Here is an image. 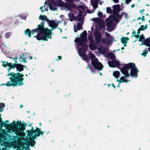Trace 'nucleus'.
<instances>
[{"instance_id":"f257e3e1","label":"nucleus","mask_w":150,"mask_h":150,"mask_svg":"<svg viewBox=\"0 0 150 150\" xmlns=\"http://www.w3.org/2000/svg\"><path fill=\"white\" fill-rule=\"evenodd\" d=\"M121 72L125 76L121 77L119 80L117 79V82L118 83L117 87H120V84L121 83H127L129 80L127 77H129L130 75L133 77L136 78L137 76V73L138 71L137 69L135 66V64L133 63H129L126 64L125 67L121 69Z\"/></svg>"},{"instance_id":"f03ea898","label":"nucleus","mask_w":150,"mask_h":150,"mask_svg":"<svg viewBox=\"0 0 150 150\" xmlns=\"http://www.w3.org/2000/svg\"><path fill=\"white\" fill-rule=\"evenodd\" d=\"M43 23L41 22L38 25V28L36 29H33L32 31H30L29 29H27L25 31L26 35H28V37H31V35L35 33H37V35L34 37L36 38L38 40H47V38H51V30L48 28H44L43 25Z\"/></svg>"},{"instance_id":"7ed1b4c3","label":"nucleus","mask_w":150,"mask_h":150,"mask_svg":"<svg viewBox=\"0 0 150 150\" xmlns=\"http://www.w3.org/2000/svg\"><path fill=\"white\" fill-rule=\"evenodd\" d=\"M87 32L84 31L80 34L79 38H77L74 40L76 45L79 49L78 53L80 56L83 57V60L87 62L90 61V59L86 55H85V51L88 49V47L85 43L87 42Z\"/></svg>"},{"instance_id":"20e7f679","label":"nucleus","mask_w":150,"mask_h":150,"mask_svg":"<svg viewBox=\"0 0 150 150\" xmlns=\"http://www.w3.org/2000/svg\"><path fill=\"white\" fill-rule=\"evenodd\" d=\"M6 127L7 132L9 133L14 132L16 135L20 137L25 136L24 132L25 128L20 123L13 122L9 125H7Z\"/></svg>"},{"instance_id":"39448f33","label":"nucleus","mask_w":150,"mask_h":150,"mask_svg":"<svg viewBox=\"0 0 150 150\" xmlns=\"http://www.w3.org/2000/svg\"><path fill=\"white\" fill-rule=\"evenodd\" d=\"M48 6L51 10H56L58 6L62 7V8L67 10L70 8V5L68 3H64L61 0H49Z\"/></svg>"},{"instance_id":"423d86ee","label":"nucleus","mask_w":150,"mask_h":150,"mask_svg":"<svg viewBox=\"0 0 150 150\" xmlns=\"http://www.w3.org/2000/svg\"><path fill=\"white\" fill-rule=\"evenodd\" d=\"M89 55L91 59L92 64L95 69L100 71L102 70L103 66L101 63L98 61V59L96 57L95 55L90 52V54H89Z\"/></svg>"},{"instance_id":"0eeeda50","label":"nucleus","mask_w":150,"mask_h":150,"mask_svg":"<svg viewBox=\"0 0 150 150\" xmlns=\"http://www.w3.org/2000/svg\"><path fill=\"white\" fill-rule=\"evenodd\" d=\"M118 22L117 19H115L113 17H110L106 20V25L107 26V30L109 31H111L113 29V21Z\"/></svg>"},{"instance_id":"6e6552de","label":"nucleus","mask_w":150,"mask_h":150,"mask_svg":"<svg viewBox=\"0 0 150 150\" xmlns=\"http://www.w3.org/2000/svg\"><path fill=\"white\" fill-rule=\"evenodd\" d=\"M89 11V10L86 7L83 6H81L80 7L79 14L77 16V18L78 20L81 21L83 19V18L85 15L86 11L89 13H93V12H90Z\"/></svg>"},{"instance_id":"1a4fd4ad","label":"nucleus","mask_w":150,"mask_h":150,"mask_svg":"<svg viewBox=\"0 0 150 150\" xmlns=\"http://www.w3.org/2000/svg\"><path fill=\"white\" fill-rule=\"evenodd\" d=\"M139 41L142 42V43L140 44V45H144L147 46H149L148 48L149 51L150 52V40L149 39L145 40L144 37L143 35H140L139 37Z\"/></svg>"},{"instance_id":"9d476101","label":"nucleus","mask_w":150,"mask_h":150,"mask_svg":"<svg viewBox=\"0 0 150 150\" xmlns=\"http://www.w3.org/2000/svg\"><path fill=\"white\" fill-rule=\"evenodd\" d=\"M94 36L95 40L97 43L99 44H104V38L101 39L102 38L101 35L97 31L95 32Z\"/></svg>"},{"instance_id":"9b49d317","label":"nucleus","mask_w":150,"mask_h":150,"mask_svg":"<svg viewBox=\"0 0 150 150\" xmlns=\"http://www.w3.org/2000/svg\"><path fill=\"white\" fill-rule=\"evenodd\" d=\"M95 23H96V26H99L100 28H104L105 27V22L102 21L100 18H96L93 19Z\"/></svg>"},{"instance_id":"f8f14e48","label":"nucleus","mask_w":150,"mask_h":150,"mask_svg":"<svg viewBox=\"0 0 150 150\" xmlns=\"http://www.w3.org/2000/svg\"><path fill=\"white\" fill-rule=\"evenodd\" d=\"M59 22L57 21L56 20L53 21L48 20L47 21L49 25L52 28V30H54L57 28L58 26Z\"/></svg>"},{"instance_id":"ddd939ff","label":"nucleus","mask_w":150,"mask_h":150,"mask_svg":"<svg viewBox=\"0 0 150 150\" xmlns=\"http://www.w3.org/2000/svg\"><path fill=\"white\" fill-rule=\"evenodd\" d=\"M114 38L110 34L106 33L105 38H104V44L109 43L110 42L114 40Z\"/></svg>"},{"instance_id":"4468645a","label":"nucleus","mask_w":150,"mask_h":150,"mask_svg":"<svg viewBox=\"0 0 150 150\" xmlns=\"http://www.w3.org/2000/svg\"><path fill=\"white\" fill-rule=\"evenodd\" d=\"M34 133H35V135L32 137L33 139H35L36 137L39 136L40 134H42L45 133V132L41 131V129L37 127L35 130H33Z\"/></svg>"},{"instance_id":"2eb2a0df","label":"nucleus","mask_w":150,"mask_h":150,"mask_svg":"<svg viewBox=\"0 0 150 150\" xmlns=\"http://www.w3.org/2000/svg\"><path fill=\"white\" fill-rule=\"evenodd\" d=\"M1 62H2V66L4 67H9L10 68V69H8V72H9V70L11 68H14V66H16L15 64H12L11 63H8V62L5 61H2Z\"/></svg>"},{"instance_id":"dca6fc26","label":"nucleus","mask_w":150,"mask_h":150,"mask_svg":"<svg viewBox=\"0 0 150 150\" xmlns=\"http://www.w3.org/2000/svg\"><path fill=\"white\" fill-rule=\"evenodd\" d=\"M108 63L110 67H118L120 64L118 61L112 60L111 62L108 61Z\"/></svg>"},{"instance_id":"f3484780","label":"nucleus","mask_w":150,"mask_h":150,"mask_svg":"<svg viewBox=\"0 0 150 150\" xmlns=\"http://www.w3.org/2000/svg\"><path fill=\"white\" fill-rule=\"evenodd\" d=\"M99 52L102 54H104L108 52V49L103 46H100L98 48Z\"/></svg>"},{"instance_id":"a211bd4d","label":"nucleus","mask_w":150,"mask_h":150,"mask_svg":"<svg viewBox=\"0 0 150 150\" xmlns=\"http://www.w3.org/2000/svg\"><path fill=\"white\" fill-rule=\"evenodd\" d=\"M98 43H93V42L90 43L89 45V49L92 50H94L97 49L98 46Z\"/></svg>"},{"instance_id":"6ab92c4d","label":"nucleus","mask_w":150,"mask_h":150,"mask_svg":"<svg viewBox=\"0 0 150 150\" xmlns=\"http://www.w3.org/2000/svg\"><path fill=\"white\" fill-rule=\"evenodd\" d=\"M82 26V23H78L76 25H74V30L75 32H76L77 30H80L81 29Z\"/></svg>"},{"instance_id":"aec40b11","label":"nucleus","mask_w":150,"mask_h":150,"mask_svg":"<svg viewBox=\"0 0 150 150\" xmlns=\"http://www.w3.org/2000/svg\"><path fill=\"white\" fill-rule=\"evenodd\" d=\"M24 67V65L23 66L21 64H16V66H14V68L16 67L17 71H21L23 70V67Z\"/></svg>"},{"instance_id":"412c9836","label":"nucleus","mask_w":150,"mask_h":150,"mask_svg":"<svg viewBox=\"0 0 150 150\" xmlns=\"http://www.w3.org/2000/svg\"><path fill=\"white\" fill-rule=\"evenodd\" d=\"M113 11L114 13H118L120 11V8L119 5H116L113 6Z\"/></svg>"},{"instance_id":"4be33fe9","label":"nucleus","mask_w":150,"mask_h":150,"mask_svg":"<svg viewBox=\"0 0 150 150\" xmlns=\"http://www.w3.org/2000/svg\"><path fill=\"white\" fill-rule=\"evenodd\" d=\"M98 2V1L97 0H92L91 1L92 5L94 9H96L97 7Z\"/></svg>"},{"instance_id":"5701e85b","label":"nucleus","mask_w":150,"mask_h":150,"mask_svg":"<svg viewBox=\"0 0 150 150\" xmlns=\"http://www.w3.org/2000/svg\"><path fill=\"white\" fill-rule=\"evenodd\" d=\"M129 40V38L127 37H123L121 39V42L123 44H125L127 43ZM124 45L125 46H126L125 45Z\"/></svg>"},{"instance_id":"b1692460","label":"nucleus","mask_w":150,"mask_h":150,"mask_svg":"<svg viewBox=\"0 0 150 150\" xmlns=\"http://www.w3.org/2000/svg\"><path fill=\"white\" fill-rule=\"evenodd\" d=\"M47 1L46 0V2H45L44 5V10H43L42 9L43 8V6H42L40 7V9L41 10V11L42 12H44L45 10H46L47 9V4H48L47 3Z\"/></svg>"},{"instance_id":"393cba45","label":"nucleus","mask_w":150,"mask_h":150,"mask_svg":"<svg viewBox=\"0 0 150 150\" xmlns=\"http://www.w3.org/2000/svg\"><path fill=\"white\" fill-rule=\"evenodd\" d=\"M120 75V72L118 71H115L113 73V75L115 78L117 79Z\"/></svg>"},{"instance_id":"a878e982","label":"nucleus","mask_w":150,"mask_h":150,"mask_svg":"<svg viewBox=\"0 0 150 150\" xmlns=\"http://www.w3.org/2000/svg\"><path fill=\"white\" fill-rule=\"evenodd\" d=\"M108 56L109 57V58L112 59H114L115 58V54H114L112 52L109 53L108 54Z\"/></svg>"},{"instance_id":"bb28decb","label":"nucleus","mask_w":150,"mask_h":150,"mask_svg":"<svg viewBox=\"0 0 150 150\" xmlns=\"http://www.w3.org/2000/svg\"><path fill=\"white\" fill-rule=\"evenodd\" d=\"M39 19L42 20L43 21H48V19L47 18V16L45 15H41L39 17Z\"/></svg>"},{"instance_id":"cd10ccee","label":"nucleus","mask_w":150,"mask_h":150,"mask_svg":"<svg viewBox=\"0 0 150 150\" xmlns=\"http://www.w3.org/2000/svg\"><path fill=\"white\" fill-rule=\"evenodd\" d=\"M147 28V25H146L145 26L144 25H142L139 28V30H144Z\"/></svg>"},{"instance_id":"c85d7f7f","label":"nucleus","mask_w":150,"mask_h":150,"mask_svg":"<svg viewBox=\"0 0 150 150\" xmlns=\"http://www.w3.org/2000/svg\"><path fill=\"white\" fill-rule=\"evenodd\" d=\"M4 135L5 134H4L3 135L2 134L0 135V143H1L2 142H3L6 140V138L4 136Z\"/></svg>"},{"instance_id":"c756f323","label":"nucleus","mask_w":150,"mask_h":150,"mask_svg":"<svg viewBox=\"0 0 150 150\" xmlns=\"http://www.w3.org/2000/svg\"><path fill=\"white\" fill-rule=\"evenodd\" d=\"M69 18L70 20L72 21L74 19V14L73 13H70L69 14Z\"/></svg>"},{"instance_id":"7c9ffc66","label":"nucleus","mask_w":150,"mask_h":150,"mask_svg":"<svg viewBox=\"0 0 150 150\" xmlns=\"http://www.w3.org/2000/svg\"><path fill=\"white\" fill-rule=\"evenodd\" d=\"M87 69H90L91 71V73H93L96 69L94 68H91V65H88V66L87 67Z\"/></svg>"},{"instance_id":"2f4dec72","label":"nucleus","mask_w":150,"mask_h":150,"mask_svg":"<svg viewBox=\"0 0 150 150\" xmlns=\"http://www.w3.org/2000/svg\"><path fill=\"white\" fill-rule=\"evenodd\" d=\"M27 132H28V137H30L31 136H32V137H33L32 136L33 135V133H34L33 132L30 130H28ZM32 138L33 137H32ZM32 138L33 139V138Z\"/></svg>"},{"instance_id":"473e14b6","label":"nucleus","mask_w":150,"mask_h":150,"mask_svg":"<svg viewBox=\"0 0 150 150\" xmlns=\"http://www.w3.org/2000/svg\"><path fill=\"white\" fill-rule=\"evenodd\" d=\"M88 40L90 41V43H93V37L91 35H89L88 36Z\"/></svg>"},{"instance_id":"72a5a7b5","label":"nucleus","mask_w":150,"mask_h":150,"mask_svg":"<svg viewBox=\"0 0 150 150\" xmlns=\"http://www.w3.org/2000/svg\"><path fill=\"white\" fill-rule=\"evenodd\" d=\"M20 58L19 59V60L20 62H26V60L25 59V57H22L21 56H20Z\"/></svg>"},{"instance_id":"f704fd0d","label":"nucleus","mask_w":150,"mask_h":150,"mask_svg":"<svg viewBox=\"0 0 150 150\" xmlns=\"http://www.w3.org/2000/svg\"><path fill=\"white\" fill-rule=\"evenodd\" d=\"M106 11L108 13H110L112 12V10L109 7L106 8Z\"/></svg>"},{"instance_id":"c9c22d12","label":"nucleus","mask_w":150,"mask_h":150,"mask_svg":"<svg viewBox=\"0 0 150 150\" xmlns=\"http://www.w3.org/2000/svg\"><path fill=\"white\" fill-rule=\"evenodd\" d=\"M148 53V52L146 50H144L143 51V53L142 54V55L145 57L146 54Z\"/></svg>"},{"instance_id":"e433bc0d","label":"nucleus","mask_w":150,"mask_h":150,"mask_svg":"<svg viewBox=\"0 0 150 150\" xmlns=\"http://www.w3.org/2000/svg\"><path fill=\"white\" fill-rule=\"evenodd\" d=\"M141 31V30H139V29L138 30L137 32V34L135 35V37L137 38V39H138V38H139V35L140 34V31Z\"/></svg>"},{"instance_id":"4c0bfd02","label":"nucleus","mask_w":150,"mask_h":150,"mask_svg":"<svg viewBox=\"0 0 150 150\" xmlns=\"http://www.w3.org/2000/svg\"><path fill=\"white\" fill-rule=\"evenodd\" d=\"M11 35V34L9 33H6L5 35V37L6 38H8Z\"/></svg>"},{"instance_id":"58836bf2","label":"nucleus","mask_w":150,"mask_h":150,"mask_svg":"<svg viewBox=\"0 0 150 150\" xmlns=\"http://www.w3.org/2000/svg\"><path fill=\"white\" fill-rule=\"evenodd\" d=\"M5 105L4 103H0V108H4L5 107Z\"/></svg>"},{"instance_id":"ea45409f","label":"nucleus","mask_w":150,"mask_h":150,"mask_svg":"<svg viewBox=\"0 0 150 150\" xmlns=\"http://www.w3.org/2000/svg\"><path fill=\"white\" fill-rule=\"evenodd\" d=\"M98 15L99 17H101L102 16V13L100 12H98Z\"/></svg>"},{"instance_id":"a19ab883","label":"nucleus","mask_w":150,"mask_h":150,"mask_svg":"<svg viewBox=\"0 0 150 150\" xmlns=\"http://www.w3.org/2000/svg\"><path fill=\"white\" fill-rule=\"evenodd\" d=\"M125 1L126 3L128 4L132 0H125Z\"/></svg>"},{"instance_id":"79ce46f5","label":"nucleus","mask_w":150,"mask_h":150,"mask_svg":"<svg viewBox=\"0 0 150 150\" xmlns=\"http://www.w3.org/2000/svg\"><path fill=\"white\" fill-rule=\"evenodd\" d=\"M20 17L22 19H25V18H26V17L25 16H22V15H21L20 16Z\"/></svg>"},{"instance_id":"37998d69","label":"nucleus","mask_w":150,"mask_h":150,"mask_svg":"<svg viewBox=\"0 0 150 150\" xmlns=\"http://www.w3.org/2000/svg\"><path fill=\"white\" fill-rule=\"evenodd\" d=\"M136 34V32L135 31H133V32L132 33V36H134L135 37V35H135Z\"/></svg>"},{"instance_id":"c03bdc74","label":"nucleus","mask_w":150,"mask_h":150,"mask_svg":"<svg viewBox=\"0 0 150 150\" xmlns=\"http://www.w3.org/2000/svg\"><path fill=\"white\" fill-rule=\"evenodd\" d=\"M98 3L99 4L102 5V3H103V2L102 1H98Z\"/></svg>"},{"instance_id":"a18cd8bd","label":"nucleus","mask_w":150,"mask_h":150,"mask_svg":"<svg viewBox=\"0 0 150 150\" xmlns=\"http://www.w3.org/2000/svg\"><path fill=\"white\" fill-rule=\"evenodd\" d=\"M65 0L70 3H71L73 1L72 0Z\"/></svg>"},{"instance_id":"49530a36","label":"nucleus","mask_w":150,"mask_h":150,"mask_svg":"<svg viewBox=\"0 0 150 150\" xmlns=\"http://www.w3.org/2000/svg\"><path fill=\"white\" fill-rule=\"evenodd\" d=\"M141 19H142L143 21H145V19H144V17L143 16H142V18H141Z\"/></svg>"},{"instance_id":"de8ad7c7","label":"nucleus","mask_w":150,"mask_h":150,"mask_svg":"<svg viewBox=\"0 0 150 150\" xmlns=\"http://www.w3.org/2000/svg\"><path fill=\"white\" fill-rule=\"evenodd\" d=\"M113 1L115 3H117L119 2V0H113Z\"/></svg>"},{"instance_id":"09e8293b","label":"nucleus","mask_w":150,"mask_h":150,"mask_svg":"<svg viewBox=\"0 0 150 150\" xmlns=\"http://www.w3.org/2000/svg\"><path fill=\"white\" fill-rule=\"evenodd\" d=\"M4 110V108H0V112H2Z\"/></svg>"},{"instance_id":"8fccbe9b","label":"nucleus","mask_w":150,"mask_h":150,"mask_svg":"<svg viewBox=\"0 0 150 150\" xmlns=\"http://www.w3.org/2000/svg\"><path fill=\"white\" fill-rule=\"evenodd\" d=\"M144 9H143L142 10H140V13H141V14H142V12H143V11H144Z\"/></svg>"},{"instance_id":"3c124183","label":"nucleus","mask_w":150,"mask_h":150,"mask_svg":"<svg viewBox=\"0 0 150 150\" xmlns=\"http://www.w3.org/2000/svg\"><path fill=\"white\" fill-rule=\"evenodd\" d=\"M58 60H59V59H62V57L61 56H58Z\"/></svg>"},{"instance_id":"603ef678","label":"nucleus","mask_w":150,"mask_h":150,"mask_svg":"<svg viewBox=\"0 0 150 150\" xmlns=\"http://www.w3.org/2000/svg\"><path fill=\"white\" fill-rule=\"evenodd\" d=\"M17 58L16 57H15V58H14V59L15 60V62H16V63H17V61H16V60H17Z\"/></svg>"},{"instance_id":"864d4df0","label":"nucleus","mask_w":150,"mask_h":150,"mask_svg":"<svg viewBox=\"0 0 150 150\" xmlns=\"http://www.w3.org/2000/svg\"><path fill=\"white\" fill-rule=\"evenodd\" d=\"M112 86L114 88V89H115V86L113 84H112Z\"/></svg>"},{"instance_id":"5fc2aeb1","label":"nucleus","mask_w":150,"mask_h":150,"mask_svg":"<svg viewBox=\"0 0 150 150\" xmlns=\"http://www.w3.org/2000/svg\"><path fill=\"white\" fill-rule=\"evenodd\" d=\"M2 118L1 117V116L0 115V122H2Z\"/></svg>"},{"instance_id":"6e6d98bb","label":"nucleus","mask_w":150,"mask_h":150,"mask_svg":"<svg viewBox=\"0 0 150 150\" xmlns=\"http://www.w3.org/2000/svg\"><path fill=\"white\" fill-rule=\"evenodd\" d=\"M9 122V121L8 120H6L5 122V123H8Z\"/></svg>"},{"instance_id":"4d7b16f0","label":"nucleus","mask_w":150,"mask_h":150,"mask_svg":"<svg viewBox=\"0 0 150 150\" xmlns=\"http://www.w3.org/2000/svg\"><path fill=\"white\" fill-rule=\"evenodd\" d=\"M58 29L60 30V33H61V32H62V29L61 28H58Z\"/></svg>"},{"instance_id":"13d9d810","label":"nucleus","mask_w":150,"mask_h":150,"mask_svg":"<svg viewBox=\"0 0 150 150\" xmlns=\"http://www.w3.org/2000/svg\"><path fill=\"white\" fill-rule=\"evenodd\" d=\"M29 57V59H32V57H31H31Z\"/></svg>"},{"instance_id":"bf43d9fd","label":"nucleus","mask_w":150,"mask_h":150,"mask_svg":"<svg viewBox=\"0 0 150 150\" xmlns=\"http://www.w3.org/2000/svg\"><path fill=\"white\" fill-rule=\"evenodd\" d=\"M33 127H32V128L31 130L30 131H32L33 132V130H33Z\"/></svg>"},{"instance_id":"052dcab7","label":"nucleus","mask_w":150,"mask_h":150,"mask_svg":"<svg viewBox=\"0 0 150 150\" xmlns=\"http://www.w3.org/2000/svg\"><path fill=\"white\" fill-rule=\"evenodd\" d=\"M20 108H21L23 107V105H20Z\"/></svg>"},{"instance_id":"680f3d73","label":"nucleus","mask_w":150,"mask_h":150,"mask_svg":"<svg viewBox=\"0 0 150 150\" xmlns=\"http://www.w3.org/2000/svg\"><path fill=\"white\" fill-rule=\"evenodd\" d=\"M134 4L131 6L132 8L134 6Z\"/></svg>"},{"instance_id":"e2e57ef3","label":"nucleus","mask_w":150,"mask_h":150,"mask_svg":"<svg viewBox=\"0 0 150 150\" xmlns=\"http://www.w3.org/2000/svg\"><path fill=\"white\" fill-rule=\"evenodd\" d=\"M124 49V47H122V48H121V50H123Z\"/></svg>"},{"instance_id":"0e129e2a","label":"nucleus","mask_w":150,"mask_h":150,"mask_svg":"<svg viewBox=\"0 0 150 150\" xmlns=\"http://www.w3.org/2000/svg\"><path fill=\"white\" fill-rule=\"evenodd\" d=\"M63 16H63V15H61V16H60V17H61V18H62V17H63Z\"/></svg>"},{"instance_id":"69168bd1","label":"nucleus","mask_w":150,"mask_h":150,"mask_svg":"<svg viewBox=\"0 0 150 150\" xmlns=\"http://www.w3.org/2000/svg\"><path fill=\"white\" fill-rule=\"evenodd\" d=\"M141 19V18H140V17H139L138 19V20H139V19Z\"/></svg>"},{"instance_id":"338daca9","label":"nucleus","mask_w":150,"mask_h":150,"mask_svg":"<svg viewBox=\"0 0 150 150\" xmlns=\"http://www.w3.org/2000/svg\"><path fill=\"white\" fill-rule=\"evenodd\" d=\"M108 87H109L110 86V84H108Z\"/></svg>"},{"instance_id":"774afa93","label":"nucleus","mask_w":150,"mask_h":150,"mask_svg":"<svg viewBox=\"0 0 150 150\" xmlns=\"http://www.w3.org/2000/svg\"><path fill=\"white\" fill-rule=\"evenodd\" d=\"M100 76L102 75V74L101 73H100Z\"/></svg>"}]
</instances>
